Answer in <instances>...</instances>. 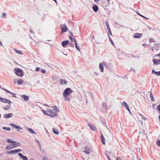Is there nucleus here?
<instances>
[{"instance_id":"19","label":"nucleus","mask_w":160,"mask_h":160,"mask_svg":"<svg viewBox=\"0 0 160 160\" xmlns=\"http://www.w3.org/2000/svg\"><path fill=\"white\" fill-rule=\"evenodd\" d=\"M101 139H102V143L104 144V145H105V139L104 138V136H103V135L102 134H101Z\"/></svg>"},{"instance_id":"64","label":"nucleus","mask_w":160,"mask_h":160,"mask_svg":"<svg viewBox=\"0 0 160 160\" xmlns=\"http://www.w3.org/2000/svg\"><path fill=\"white\" fill-rule=\"evenodd\" d=\"M132 70V68H131V69L130 70H131H131Z\"/></svg>"},{"instance_id":"11","label":"nucleus","mask_w":160,"mask_h":160,"mask_svg":"<svg viewBox=\"0 0 160 160\" xmlns=\"http://www.w3.org/2000/svg\"><path fill=\"white\" fill-rule=\"evenodd\" d=\"M69 40H66L63 41L62 43V44L63 47H65L66 45H68L69 43Z\"/></svg>"},{"instance_id":"43","label":"nucleus","mask_w":160,"mask_h":160,"mask_svg":"<svg viewBox=\"0 0 160 160\" xmlns=\"http://www.w3.org/2000/svg\"><path fill=\"white\" fill-rule=\"evenodd\" d=\"M117 160H125L123 158H120V157L116 158Z\"/></svg>"},{"instance_id":"29","label":"nucleus","mask_w":160,"mask_h":160,"mask_svg":"<svg viewBox=\"0 0 160 160\" xmlns=\"http://www.w3.org/2000/svg\"><path fill=\"white\" fill-rule=\"evenodd\" d=\"M11 107V105L10 104H9L7 106L3 108L5 110H7L9 109Z\"/></svg>"},{"instance_id":"15","label":"nucleus","mask_w":160,"mask_h":160,"mask_svg":"<svg viewBox=\"0 0 160 160\" xmlns=\"http://www.w3.org/2000/svg\"><path fill=\"white\" fill-rule=\"evenodd\" d=\"M10 125H11V126H12L13 127L15 128L16 129H22V128L20 127L17 126L15 124H14L11 123L10 124Z\"/></svg>"},{"instance_id":"28","label":"nucleus","mask_w":160,"mask_h":160,"mask_svg":"<svg viewBox=\"0 0 160 160\" xmlns=\"http://www.w3.org/2000/svg\"><path fill=\"white\" fill-rule=\"evenodd\" d=\"M150 96L151 98V100L153 101L154 100L153 97V96L152 94V92H150ZM149 93V92H148Z\"/></svg>"},{"instance_id":"44","label":"nucleus","mask_w":160,"mask_h":160,"mask_svg":"<svg viewBox=\"0 0 160 160\" xmlns=\"http://www.w3.org/2000/svg\"><path fill=\"white\" fill-rule=\"evenodd\" d=\"M68 96H67L66 97H64V99L68 101L69 102H70V100L67 97Z\"/></svg>"},{"instance_id":"32","label":"nucleus","mask_w":160,"mask_h":160,"mask_svg":"<svg viewBox=\"0 0 160 160\" xmlns=\"http://www.w3.org/2000/svg\"><path fill=\"white\" fill-rule=\"evenodd\" d=\"M2 90H4L5 91H6V92H8V93H10L11 94H14V93L9 91V90H7V89H6V88H2Z\"/></svg>"},{"instance_id":"23","label":"nucleus","mask_w":160,"mask_h":160,"mask_svg":"<svg viewBox=\"0 0 160 160\" xmlns=\"http://www.w3.org/2000/svg\"><path fill=\"white\" fill-rule=\"evenodd\" d=\"M27 130L28 131L32 133V134H36V132L31 128H28Z\"/></svg>"},{"instance_id":"9","label":"nucleus","mask_w":160,"mask_h":160,"mask_svg":"<svg viewBox=\"0 0 160 160\" xmlns=\"http://www.w3.org/2000/svg\"><path fill=\"white\" fill-rule=\"evenodd\" d=\"M13 114L11 113H9L8 114H5L3 115V117L5 119H7L11 118Z\"/></svg>"},{"instance_id":"37","label":"nucleus","mask_w":160,"mask_h":160,"mask_svg":"<svg viewBox=\"0 0 160 160\" xmlns=\"http://www.w3.org/2000/svg\"><path fill=\"white\" fill-rule=\"evenodd\" d=\"M53 109L55 110V111H59L58 109L57 108V107L56 106H54L52 107Z\"/></svg>"},{"instance_id":"12","label":"nucleus","mask_w":160,"mask_h":160,"mask_svg":"<svg viewBox=\"0 0 160 160\" xmlns=\"http://www.w3.org/2000/svg\"><path fill=\"white\" fill-rule=\"evenodd\" d=\"M154 64L158 65L160 63V59L156 60L155 59H153L152 61Z\"/></svg>"},{"instance_id":"18","label":"nucleus","mask_w":160,"mask_h":160,"mask_svg":"<svg viewBox=\"0 0 160 160\" xmlns=\"http://www.w3.org/2000/svg\"><path fill=\"white\" fill-rule=\"evenodd\" d=\"M21 98L24 100L27 101L28 100V97L25 95H22L21 96Z\"/></svg>"},{"instance_id":"1","label":"nucleus","mask_w":160,"mask_h":160,"mask_svg":"<svg viewBox=\"0 0 160 160\" xmlns=\"http://www.w3.org/2000/svg\"><path fill=\"white\" fill-rule=\"evenodd\" d=\"M14 72L18 76L22 77L24 75L23 71L22 69L18 68H15L14 69Z\"/></svg>"},{"instance_id":"16","label":"nucleus","mask_w":160,"mask_h":160,"mask_svg":"<svg viewBox=\"0 0 160 160\" xmlns=\"http://www.w3.org/2000/svg\"><path fill=\"white\" fill-rule=\"evenodd\" d=\"M85 152L86 153L88 154L90 152V149L88 147H86L85 148Z\"/></svg>"},{"instance_id":"30","label":"nucleus","mask_w":160,"mask_h":160,"mask_svg":"<svg viewBox=\"0 0 160 160\" xmlns=\"http://www.w3.org/2000/svg\"><path fill=\"white\" fill-rule=\"evenodd\" d=\"M121 105L124 107L125 106L126 107V108H128V104L125 102H122L121 103Z\"/></svg>"},{"instance_id":"51","label":"nucleus","mask_w":160,"mask_h":160,"mask_svg":"<svg viewBox=\"0 0 160 160\" xmlns=\"http://www.w3.org/2000/svg\"><path fill=\"white\" fill-rule=\"evenodd\" d=\"M153 42V40L151 38H150L149 39V42Z\"/></svg>"},{"instance_id":"55","label":"nucleus","mask_w":160,"mask_h":160,"mask_svg":"<svg viewBox=\"0 0 160 160\" xmlns=\"http://www.w3.org/2000/svg\"><path fill=\"white\" fill-rule=\"evenodd\" d=\"M36 140L37 141V142L38 143V145H39V144H40V143L38 141V140Z\"/></svg>"},{"instance_id":"13","label":"nucleus","mask_w":160,"mask_h":160,"mask_svg":"<svg viewBox=\"0 0 160 160\" xmlns=\"http://www.w3.org/2000/svg\"><path fill=\"white\" fill-rule=\"evenodd\" d=\"M11 145H12V147H13V148L15 147H17V146H20V144L19 142L14 141V142H13V144H12Z\"/></svg>"},{"instance_id":"4","label":"nucleus","mask_w":160,"mask_h":160,"mask_svg":"<svg viewBox=\"0 0 160 160\" xmlns=\"http://www.w3.org/2000/svg\"><path fill=\"white\" fill-rule=\"evenodd\" d=\"M0 101L7 103L8 104H10L11 103V102L7 98H3L1 97H0Z\"/></svg>"},{"instance_id":"60","label":"nucleus","mask_w":160,"mask_h":160,"mask_svg":"<svg viewBox=\"0 0 160 160\" xmlns=\"http://www.w3.org/2000/svg\"><path fill=\"white\" fill-rule=\"evenodd\" d=\"M108 132H109V133H111V132L108 129Z\"/></svg>"},{"instance_id":"45","label":"nucleus","mask_w":160,"mask_h":160,"mask_svg":"<svg viewBox=\"0 0 160 160\" xmlns=\"http://www.w3.org/2000/svg\"><path fill=\"white\" fill-rule=\"evenodd\" d=\"M69 39H70V40L72 41V42H73V38L71 37V36H70L69 37Z\"/></svg>"},{"instance_id":"7","label":"nucleus","mask_w":160,"mask_h":160,"mask_svg":"<svg viewBox=\"0 0 160 160\" xmlns=\"http://www.w3.org/2000/svg\"><path fill=\"white\" fill-rule=\"evenodd\" d=\"M104 64L105 63L103 62H101L99 64V68L100 70L102 72H103L104 71V67H103V64Z\"/></svg>"},{"instance_id":"48","label":"nucleus","mask_w":160,"mask_h":160,"mask_svg":"<svg viewBox=\"0 0 160 160\" xmlns=\"http://www.w3.org/2000/svg\"><path fill=\"white\" fill-rule=\"evenodd\" d=\"M43 160H48V159L47 157H43Z\"/></svg>"},{"instance_id":"36","label":"nucleus","mask_w":160,"mask_h":160,"mask_svg":"<svg viewBox=\"0 0 160 160\" xmlns=\"http://www.w3.org/2000/svg\"><path fill=\"white\" fill-rule=\"evenodd\" d=\"M42 112L44 114L48 115V109H47V111H45L43 110H42Z\"/></svg>"},{"instance_id":"54","label":"nucleus","mask_w":160,"mask_h":160,"mask_svg":"<svg viewBox=\"0 0 160 160\" xmlns=\"http://www.w3.org/2000/svg\"><path fill=\"white\" fill-rule=\"evenodd\" d=\"M12 97L16 98V96H15V94L14 93V94H12Z\"/></svg>"},{"instance_id":"53","label":"nucleus","mask_w":160,"mask_h":160,"mask_svg":"<svg viewBox=\"0 0 160 160\" xmlns=\"http://www.w3.org/2000/svg\"><path fill=\"white\" fill-rule=\"evenodd\" d=\"M137 14H138V15H139V16H141V17H144V16H143L142 15H141L140 14H139V13H137Z\"/></svg>"},{"instance_id":"58","label":"nucleus","mask_w":160,"mask_h":160,"mask_svg":"<svg viewBox=\"0 0 160 160\" xmlns=\"http://www.w3.org/2000/svg\"><path fill=\"white\" fill-rule=\"evenodd\" d=\"M142 118H143L145 120L146 119V118H144L143 116L142 117Z\"/></svg>"},{"instance_id":"49","label":"nucleus","mask_w":160,"mask_h":160,"mask_svg":"<svg viewBox=\"0 0 160 160\" xmlns=\"http://www.w3.org/2000/svg\"><path fill=\"white\" fill-rule=\"evenodd\" d=\"M40 70V68H39L38 67V68H37L36 69H35V71H38L39 70Z\"/></svg>"},{"instance_id":"50","label":"nucleus","mask_w":160,"mask_h":160,"mask_svg":"<svg viewBox=\"0 0 160 160\" xmlns=\"http://www.w3.org/2000/svg\"><path fill=\"white\" fill-rule=\"evenodd\" d=\"M126 109H127L128 111H129V113H131V112H130V109H129V108H128H128H126Z\"/></svg>"},{"instance_id":"20","label":"nucleus","mask_w":160,"mask_h":160,"mask_svg":"<svg viewBox=\"0 0 160 160\" xmlns=\"http://www.w3.org/2000/svg\"><path fill=\"white\" fill-rule=\"evenodd\" d=\"M102 107L103 110H106L107 108V106L105 103H102Z\"/></svg>"},{"instance_id":"35","label":"nucleus","mask_w":160,"mask_h":160,"mask_svg":"<svg viewBox=\"0 0 160 160\" xmlns=\"http://www.w3.org/2000/svg\"><path fill=\"white\" fill-rule=\"evenodd\" d=\"M12 148H13V147H12V146H7L6 148V149L10 150L11 149H12Z\"/></svg>"},{"instance_id":"24","label":"nucleus","mask_w":160,"mask_h":160,"mask_svg":"<svg viewBox=\"0 0 160 160\" xmlns=\"http://www.w3.org/2000/svg\"><path fill=\"white\" fill-rule=\"evenodd\" d=\"M152 73L156 74L157 75L160 76V71L159 72H156L154 70L152 71Z\"/></svg>"},{"instance_id":"62","label":"nucleus","mask_w":160,"mask_h":160,"mask_svg":"<svg viewBox=\"0 0 160 160\" xmlns=\"http://www.w3.org/2000/svg\"><path fill=\"white\" fill-rule=\"evenodd\" d=\"M152 51H154V50H153V48H152Z\"/></svg>"},{"instance_id":"33","label":"nucleus","mask_w":160,"mask_h":160,"mask_svg":"<svg viewBox=\"0 0 160 160\" xmlns=\"http://www.w3.org/2000/svg\"><path fill=\"white\" fill-rule=\"evenodd\" d=\"M2 129L3 130H6L8 131H9L11 130L10 128L9 127H3Z\"/></svg>"},{"instance_id":"56","label":"nucleus","mask_w":160,"mask_h":160,"mask_svg":"<svg viewBox=\"0 0 160 160\" xmlns=\"http://www.w3.org/2000/svg\"><path fill=\"white\" fill-rule=\"evenodd\" d=\"M39 145L40 149H41V145L40 144H39V145Z\"/></svg>"},{"instance_id":"3","label":"nucleus","mask_w":160,"mask_h":160,"mask_svg":"<svg viewBox=\"0 0 160 160\" xmlns=\"http://www.w3.org/2000/svg\"><path fill=\"white\" fill-rule=\"evenodd\" d=\"M48 116L50 117H53L57 115V114L54 110H52L49 109H48Z\"/></svg>"},{"instance_id":"40","label":"nucleus","mask_w":160,"mask_h":160,"mask_svg":"<svg viewBox=\"0 0 160 160\" xmlns=\"http://www.w3.org/2000/svg\"><path fill=\"white\" fill-rule=\"evenodd\" d=\"M109 40H110V42H111L112 44V45H113L114 44V42H113V41H112V40L111 39V38H110V37L109 36Z\"/></svg>"},{"instance_id":"39","label":"nucleus","mask_w":160,"mask_h":160,"mask_svg":"<svg viewBox=\"0 0 160 160\" xmlns=\"http://www.w3.org/2000/svg\"><path fill=\"white\" fill-rule=\"evenodd\" d=\"M157 145L158 146H160V141L159 140H158L156 142Z\"/></svg>"},{"instance_id":"59","label":"nucleus","mask_w":160,"mask_h":160,"mask_svg":"<svg viewBox=\"0 0 160 160\" xmlns=\"http://www.w3.org/2000/svg\"><path fill=\"white\" fill-rule=\"evenodd\" d=\"M94 1L95 2H97L98 1V0H94Z\"/></svg>"},{"instance_id":"5","label":"nucleus","mask_w":160,"mask_h":160,"mask_svg":"<svg viewBox=\"0 0 160 160\" xmlns=\"http://www.w3.org/2000/svg\"><path fill=\"white\" fill-rule=\"evenodd\" d=\"M13 82L14 83L18 84L19 85H21L22 84L23 80L22 79H14L13 80Z\"/></svg>"},{"instance_id":"41","label":"nucleus","mask_w":160,"mask_h":160,"mask_svg":"<svg viewBox=\"0 0 160 160\" xmlns=\"http://www.w3.org/2000/svg\"><path fill=\"white\" fill-rule=\"evenodd\" d=\"M40 71L43 73H45L46 72V70L44 69H41Z\"/></svg>"},{"instance_id":"14","label":"nucleus","mask_w":160,"mask_h":160,"mask_svg":"<svg viewBox=\"0 0 160 160\" xmlns=\"http://www.w3.org/2000/svg\"><path fill=\"white\" fill-rule=\"evenodd\" d=\"M92 9L93 11L95 12H97L98 10V6L95 4L92 6Z\"/></svg>"},{"instance_id":"57","label":"nucleus","mask_w":160,"mask_h":160,"mask_svg":"<svg viewBox=\"0 0 160 160\" xmlns=\"http://www.w3.org/2000/svg\"><path fill=\"white\" fill-rule=\"evenodd\" d=\"M156 56H160V53L158 55H157Z\"/></svg>"},{"instance_id":"27","label":"nucleus","mask_w":160,"mask_h":160,"mask_svg":"<svg viewBox=\"0 0 160 160\" xmlns=\"http://www.w3.org/2000/svg\"><path fill=\"white\" fill-rule=\"evenodd\" d=\"M53 132L54 133L57 135L59 133L58 130L57 129L55 128L53 129Z\"/></svg>"},{"instance_id":"63","label":"nucleus","mask_w":160,"mask_h":160,"mask_svg":"<svg viewBox=\"0 0 160 160\" xmlns=\"http://www.w3.org/2000/svg\"><path fill=\"white\" fill-rule=\"evenodd\" d=\"M139 115H140L141 117H142V115L141 114L139 113Z\"/></svg>"},{"instance_id":"17","label":"nucleus","mask_w":160,"mask_h":160,"mask_svg":"<svg viewBox=\"0 0 160 160\" xmlns=\"http://www.w3.org/2000/svg\"><path fill=\"white\" fill-rule=\"evenodd\" d=\"M142 36V34L139 33H135L133 35V37L135 38H140Z\"/></svg>"},{"instance_id":"52","label":"nucleus","mask_w":160,"mask_h":160,"mask_svg":"<svg viewBox=\"0 0 160 160\" xmlns=\"http://www.w3.org/2000/svg\"><path fill=\"white\" fill-rule=\"evenodd\" d=\"M106 156L108 158V160H111L110 159V158H109V156L108 155H106Z\"/></svg>"},{"instance_id":"10","label":"nucleus","mask_w":160,"mask_h":160,"mask_svg":"<svg viewBox=\"0 0 160 160\" xmlns=\"http://www.w3.org/2000/svg\"><path fill=\"white\" fill-rule=\"evenodd\" d=\"M18 156L23 160H28V158L25 156L23 155L22 153H18Z\"/></svg>"},{"instance_id":"25","label":"nucleus","mask_w":160,"mask_h":160,"mask_svg":"<svg viewBox=\"0 0 160 160\" xmlns=\"http://www.w3.org/2000/svg\"><path fill=\"white\" fill-rule=\"evenodd\" d=\"M88 126L90 128L91 130L94 131H95L96 130V128L93 126L92 125L90 124H88Z\"/></svg>"},{"instance_id":"6","label":"nucleus","mask_w":160,"mask_h":160,"mask_svg":"<svg viewBox=\"0 0 160 160\" xmlns=\"http://www.w3.org/2000/svg\"><path fill=\"white\" fill-rule=\"evenodd\" d=\"M60 27L62 32H66L67 30V28L65 24L61 25Z\"/></svg>"},{"instance_id":"42","label":"nucleus","mask_w":160,"mask_h":160,"mask_svg":"<svg viewBox=\"0 0 160 160\" xmlns=\"http://www.w3.org/2000/svg\"><path fill=\"white\" fill-rule=\"evenodd\" d=\"M157 108L159 111V112L160 113V104L157 107Z\"/></svg>"},{"instance_id":"61","label":"nucleus","mask_w":160,"mask_h":160,"mask_svg":"<svg viewBox=\"0 0 160 160\" xmlns=\"http://www.w3.org/2000/svg\"><path fill=\"white\" fill-rule=\"evenodd\" d=\"M56 3H57V1L56 0H53Z\"/></svg>"},{"instance_id":"2","label":"nucleus","mask_w":160,"mask_h":160,"mask_svg":"<svg viewBox=\"0 0 160 160\" xmlns=\"http://www.w3.org/2000/svg\"><path fill=\"white\" fill-rule=\"evenodd\" d=\"M73 92V91L71 88H67L64 90L63 93V95L64 97H66L67 96H68L70 94Z\"/></svg>"},{"instance_id":"47","label":"nucleus","mask_w":160,"mask_h":160,"mask_svg":"<svg viewBox=\"0 0 160 160\" xmlns=\"http://www.w3.org/2000/svg\"><path fill=\"white\" fill-rule=\"evenodd\" d=\"M6 15V13H3L2 14V18H4Z\"/></svg>"},{"instance_id":"34","label":"nucleus","mask_w":160,"mask_h":160,"mask_svg":"<svg viewBox=\"0 0 160 160\" xmlns=\"http://www.w3.org/2000/svg\"><path fill=\"white\" fill-rule=\"evenodd\" d=\"M14 51L17 53L19 54H21L22 53V52L20 50H17L16 49H14Z\"/></svg>"},{"instance_id":"46","label":"nucleus","mask_w":160,"mask_h":160,"mask_svg":"<svg viewBox=\"0 0 160 160\" xmlns=\"http://www.w3.org/2000/svg\"><path fill=\"white\" fill-rule=\"evenodd\" d=\"M17 153L21 151V150L20 149H16Z\"/></svg>"},{"instance_id":"38","label":"nucleus","mask_w":160,"mask_h":160,"mask_svg":"<svg viewBox=\"0 0 160 160\" xmlns=\"http://www.w3.org/2000/svg\"><path fill=\"white\" fill-rule=\"evenodd\" d=\"M7 141L8 143H13V142H14L11 139H8L7 140Z\"/></svg>"},{"instance_id":"31","label":"nucleus","mask_w":160,"mask_h":160,"mask_svg":"<svg viewBox=\"0 0 160 160\" xmlns=\"http://www.w3.org/2000/svg\"><path fill=\"white\" fill-rule=\"evenodd\" d=\"M2 90H4L5 91H6V92H8V93H10L11 94H14V93L9 91V90H7V89H6V88H2Z\"/></svg>"},{"instance_id":"8","label":"nucleus","mask_w":160,"mask_h":160,"mask_svg":"<svg viewBox=\"0 0 160 160\" xmlns=\"http://www.w3.org/2000/svg\"><path fill=\"white\" fill-rule=\"evenodd\" d=\"M105 24L106 26V27H107V29L108 30V32L110 34V35H112V32L111 31L109 27L108 22H105Z\"/></svg>"},{"instance_id":"26","label":"nucleus","mask_w":160,"mask_h":160,"mask_svg":"<svg viewBox=\"0 0 160 160\" xmlns=\"http://www.w3.org/2000/svg\"><path fill=\"white\" fill-rule=\"evenodd\" d=\"M60 82L61 84H66L67 83V82L65 80L61 79L60 80Z\"/></svg>"},{"instance_id":"21","label":"nucleus","mask_w":160,"mask_h":160,"mask_svg":"<svg viewBox=\"0 0 160 160\" xmlns=\"http://www.w3.org/2000/svg\"><path fill=\"white\" fill-rule=\"evenodd\" d=\"M74 42H75V44L76 48L77 49V50H78L79 51H80V49L78 47L77 45V40L75 38H74Z\"/></svg>"},{"instance_id":"22","label":"nucleus","mask_w":160,"mask_h":160,"mask_svg":"<svg viewBox=\"0 0 160 160\" xmlns=\"http://www.w3.org/2000/svg\"><path fill=\"white\" fill-rule=\"evenodd\" d=\"M16 153H17L16 149H15V150H12L10 151L8 153V154H14Z\"/></svg>"}]
</instances>
